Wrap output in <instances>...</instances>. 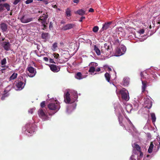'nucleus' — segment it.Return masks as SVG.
<instances>
[{"label":"nucleus","mask_w":160,"mask_h":160,"mask_svg":"<svg viewBox=\"0 0 160 160\" xmlns=\"http://www.w3.org/2000/svg\"><path fill=\"white\" fill-rule=\"evenodd\" d=\"M25 128L26 134L29 136H31L35 131L36 126L34 123H29L26 125Z\"/></svg>","instance_id":"1"},{"label":"nucleus","mask_w":160,"mask_h":160,"mask_svg":"<svg viewBox=\"0 0 160 160\" xmlns=\"http://www.w3.org/2000/svg\"><path fill=\"white\" fill-rule=\"evenodd\" d=\"M119 93L121 94L122 99L127 101L129 100V93L128 91L126 89L123 88L120 90Z\"/></svg>","instance_id":"2"},{"label":"nucleus","mask_w":160,"mask_h":160,"mask_svg":"<svg viewBox=\"0 0 160 160\" xmlns=\"http://www.w3.org/2000/svg\"><path fill=\"white\" fill-rule=\"evenodd\" d=\"M48 107L50 110L54 111L56 112L59 110L60 106L58 102H52L48 104Z\"/></svg>","instance_id":"3"},{"label":"nucleus","mask_w":160,"mask_h":160,"mask_svg":"<svg viewBox=\"0 0 160 160\" xmlns=\"http://www.w3.org/2000/svg\"><path fill=\"white\" fill-rule=\"evenodd\" d=\"M126 50V47L124 46L121 45L119 48H117L116 49V54H117L116 56H118L122 55Z\"/></svg>","instance_id":"4"},{"label":"nucleus","mask_w":160,"mask_h":160,"mask_svg":"<svg viewBox=\"0 0 160 160\" xmlns=\"http://www.w3.org/2000/svg\"><path fill=\"white\" fill-rule=\"evenodd\" d=\"M10 5L8 3H0V12H3L5 9L8 11H9L10 10Z\"/></svg>","instance_id":"5"},{"label":"nucleus","mask_w":160,"mask_h":160,"mask_svg":"<svg viewBox=\"0 0 160 160\" xmlns=\"http://www.w3.org/2000/svg\"><path fill=\"white\" fill-rule=\"evenodd\" d=\"M39 116L44 120L48 119V117L47 113L44 112L42 109L39 110L38 112Z\"/></svg>","instance_id":"6"},{"label":"nucleus","mask_w":160,"mask_h":160,"mask_svg":"<svg viewBox=\"0 0 160 160\" xmlns=\"http://www.w3.org/2000/svg\"><path fill=\"white\" fill-rule=\"evenodd\" d=\"M1 45L4 49L7 51L10 49L11 44L8 42H4L2 43Z\"/></svg>","instance_id":"7"},{"label":"nucleus","mask_w":160,"mask_h":160,"mask_svg":"<svg viewBox=\"0 0 160 160\" xmlns=\"http://www.w3.org/2000/svg\"><path fill=\"white\" fill-rule=\"evenodd\" d=\"M27 69L30 73L33 74V75H29V76L30 77H32L35 75L36 72L35 71V69L32 67H28L27 68Z\"/></svg>","instance_id":"8"},{"label":"nucleus","mask_w":160,"mask_h":160,"mask_svg":"<svg viewBox=\"0 0 160 160\" xmlns=\"http://www.w3.org/2000/svg\"><path fill=\"white\" fill-rule=\"evenodd\" d=\"M64 101L67 103H69L71 101L70 94L68 92H67L64 95Z\"/></svg>","instance_id":"9"},{"label":"nucleus","mask_w":160,"mask_h":160,"mask_svg":"<svg viewBox=\"0 0 160 160\" xmlns=\"http://www.w3.org/2000/svg\"><path fill=\"white\" fill-rule=\"evenodd\" d=\"M49 67L52 71L54 72H57L60 70V68L58 66L54 64H51Z\"/></svg>","instance_id":"10"},{"label":"nucleus","mask_w":160,"mask_h":160,"mask_svg":"<svg viewBox=\"0 0 160 160\" xmlns=\"http://www.w3.org/2000/svg\"><path fill=\"white\" fill-rule=\"evenodd\" d=\"M0 27L3 32L7 31L8 25L4 22H2L0 24Z\"/></svg>","instance_id":"11"},{"label":"nucleus","mask_w":160,"mask_h":160,"mask_svg":"<svg viewBox=\"0 0 160 160\" xmlns=\"http://www.w3.org/2000/svg\"><path fill=\"white\" fill-rule=\"evenodd\" d=\"M112 23L111 22H108L105 23L103 25V26L100 30L101 32L103 31L107 30L110 27V25Z\"/></svg>","instance_id":"12"},{"label":"nucleus","mask_w":160,"mask_h":160,"mask_svg":"<svg viewBox=\"0 0 160 160\" xmlns=\"http://www.w3.org/2000/svg\"><path fill=\"white\" fill-rule=\"evenodd\" d=\"M75 25L74 24L72 23L68 24L63 26L62 29L63 30L66 31L71 29Z\"/></svg>","instance_id":"13"},{"label":"nucleus","mask_w":160,"mask_h":160,"mask_svg":"<svg viewBox=\"0 0 160 160\" xmlns=\"http://www.w3.org/2000/svg\"><path fill=\"white\" fill-rule=\"evenodd\" d=\"M16 86L18 89L21 90L24 88V85L22 82L20 81L16 83Z\"/></svg>","instance_id":"14"},{"label":"nucleus","mask_w":160,"mask_h":160,"mask_svg":"<svg viewBox=\"0 0 160 160\" xmlns=\"http://www.w3.org/2000/svg\"><path fill=\"white\" fill-rule=\"evenodd\" d=\"M142 92H144L146 88L147 85V82L146 81H144L143 80H142Z\"/></svg>","instance_id":"15"},{"label":"nucleus","mask_w":160,"mask_h":160,"mask_svg":"<svg viewBox=\"0 0 160 160\" xmlns=\"http://www.w3.org/2000/svg\"><path fill=\"white\" fill-rule=\"evenodd\" d=\"M65 14L67 17H70L71 16V10L69 8H68L65 10Z\"/></svg>","instance_id":"16"},{"label":"nucleus","mask_w":160,"mask_h":160,"mask_svg":"<svg viewBox=\"0 0 160 160\" xmlns=\"http://www.w3.org/2000/svg\"><path fill=\"white\" fill-rule=\"evenodd\" d=\"M116 32L117 33H118V34H119L120 32L121 33H123L124 32V30L122 27H120L116 28Z\"/></svg>","instance_id":"17"},{"label":"nucleus","mask_w":160,"mask_h":160,"mask_svg":"<svg viewBox=\"0 0 160 160\" xmlns=\"http://www.w3.org/2000/svg\"><path fill=\"white\" fill-rule=\"evenodd\" d=\"M7 63L6 59V58H4L1 61V64L2 65V68H5L6 67L7 68H8V66H6L4 65H5Z\"/></svg>","instance_id":"18"},{"label":"nucleus","mask_w":160,"mask_h":160,"mask_svg":"<svg viewBox=\"0 0 160 160\" xmlns=\"http://www.w3.org/2000/svg\"><path fill=\"white\" fill-rule=\"evenodd\" d=\"M33 20L32 18H27V19L24 20L23 19H22V22L23 23H27L32 21Z\"/></svg>","instance_id":"19"},{"label":"nucleus","mask_w":160,"mask_h":160,"mask_svg":"<svg viewBox=\"0 0 160 160\" xmlns=\"http://www.w3.org/2000/svg\"><path fill=\"white\" fill-rule=\"evenodd\" d=\"M132 146L136 149L137 151L138 152H140L141 150V148L139 146L137 143H134L132 145Z\"/></svg>","instance_id":"20"},{"label":"nucleus","mask_w":160,"mask_h":160,"mask_svg":"<svg viewBox=\"0 0 160 160\" xmlns=\"http://www.w3.org/2000/svg\"><path fill=\"white\" fill-rule=\"evenodd\" d=\"M75 13L78 14L80 15H83L85 14V11L82 9H79L77 10Z\"/></svg>","instance_id":"21"},{"label":"nucleus","mask_w":160,"mask_h":160,"mask_svg":"<svg viewBox=\"0 0 160 160\" xmlns=\"http://www.w3.org/2000/svg\"><path fill=\"white\" fill-rule=\"evenodd\" d=\"M94 49L98 55L99 56L100 55V51L96 45L94 46Z\"/></svg>","instance_id":"22"},{"label":"nucleus","mask_w":160,"mask_h":160,"mask_svg":"<svg viewBox=\"0 0 160 160\" xmlns=\"http://www.w3.org/2000/svg\"><path fill=\"white\" fill-rule=\"evenodd\" d=\"M153 144L152 142H151L149 148L148 150V152L149 153H151L152 152V149L153 148Z\"/></svg>","instance_id":"23"},{"label":"nucleus","mask_w":160,"mask_h":160,"mask_svg":"<svg viewBox=\"0 0 160 160\" xmlns=\"http://www.w3.org/2000/svg\"><path fill=\"white\" fill-rule=\"evenodd\" d=\"M95 71V67L93 66H91L90 67L88 72H90L91 75H92Z\"/></svg>","instance_id":"24"},{"label":"nucleus","mask_w":160,"mask_h":160,"mask_svg":"<svg viewBox=\"0 0 160 160\" xmlns=\"http://www.w3.org/2000/svg\"><path fill=\"white\" fill-rule=\"evenodd\" d=\"M18 74L17 73H13L9 78L10 80H12L15 79L17 77Z\"/></svg>","instance_id":"25"},{"label":"nucleus","mask_w":160,"mask_h":160,"mask_svg":"<svg viewBox=\"0 0 160 160\" xmlns=\"http://www.w3.org/2000/svg\"><path fill=\"white\" fill-rule=\"evenodd\" d=\"M151 119L153 122H154L156 120V117L154 113H151Z\"/></svg>","instance_id":"26"},{"label":"nucleus","mask_w":160,"mask_h":160,"mask_svg":"<svg viewBox=\"0 0 160 160\" xmlns=\"http://www.w3.org/2000/svg\"><path fill=\"white\" fill-rule=\"evenodd\" d=\"M104 76L106 80L108 82H109L110 79V76L109 73H106L105 74Z\"/></svg>","instance_id":"27"},{"label":"nucleus","mask_w":160,"mask_h":160,"mask_svg":"<svg viewBox=\"0 0 160 160\" xmlns=\"http://www.w3.org/2000/svg\"><path fill=\"white\" fill-rule=\"evenodd\" d=\"M48 33L47 32H43L42 34L41 37L42 39H46L48 37Z\"/></svg>","instance_id":"28"},{"label":"nucleus","mask_w":160,"mask_h":160,"mask_svg":"<svg viewBox=\"0 0 160 160\" xmlns=\"http://www.w3.org/2000/svg\"><path fill=\"white\" fill-rule=\"evenodd\" d=\"M76 78L78 79H80L82 78V74L80 72H78L75 76Z\"/></svg>","instance_id":"29"},{"label":"nucleus","mask_w":160,"mask_h":160,"mask_svg":"<svg viewBox=\"0 0 160 160\" xmlns=\"http://www.w3.org/2000/svg\"><path fill=\"white\" fill-rule=\"evenodd\" d=\"M152 105V102L151 101L149 100L148 101V103L147 105L145 106L146 108H147L148 109H150Z\"/></svg>","instance_id":"30"},{"label":"nucleus","mask_w":160,"mask_h":160,"mask_svg":"<svg viewBox=\"0 0 160 160\" xmlns=\"http://www.w3.org/2000/svg\"><path fill=\"white\" fill-rule=\"evenodd\" d=\"M41 17L42 20H46L48 17V15L47 14H43Z\"/></svg>","instance_id":"31"},{"label":"nucleus","mask_w":160,"mask_h":160,"mask_svg":"<svg viewBox=\"0 0 160 160\" xmlns=\"http://www.w3.org/2000/svg\"><path fill=\"white\" fill-rule=\"evenodd\" d=\"M58 43L57 42L54 43L52 45V49L53 51H55L58 48Z\"/></svg>","instance_id":"32"},{"label":"nucleus","mask_w":160,"mask_h":160,"mask_svg":"<svg viewBox=\"0 0 160 160\" xmlns=\"http://www.w3.org/2000/svg\"><path fill=\"white\" fill-rule=\"evenodd\" d=\"M123 82V85L124 86H127L129 84L128 80L126 78H124Z\"/></svg>","instance_id":"33"},{"label":"nucleus","mask_w":160,"mask_h":160,"mask_svg":"<svg viewBox=\"0 0 160 160\" xmlns=\"http://www.w3.org/2000/svg\"><path fill=\"white\" fill-rule=\"evenodd\" d=\"M9 95L7 93H4L3 94L2 96V97L1 98V99L2 100H4L5 98L8 97V96Z\"/></svg>","instance_id":"34"},{"label":"nucleus","mask_w":160,"mask_h":160,"mask_svg":"<svg viewBox=\"0 0 160 160\" xmlns=\"http://www.w3.org/2000/svg\"><path fill=\"white\" fill-rule=\"evenodd\" d=\"M99 29V28L98 26H95L93 28L92 31L94 32H97Z\"/></svg>","instance_id":"35"},{"label":"nucleus","mask_w":160,"mask_h":160,"mask_svg":"<svg viewBox=\"0 0 160 160\" xmlns=\"http://www.w3.org/2000/svg\"><path fill=\"white\" fill-rule=\"evenodd\" d=\"M104 48L107 50H108L109 49V46L107 43L104 44Z\"/></svg>","instance_id":"36"},{"label":"nucleus","mask_w":160,"mask_h":160,"mask_svg":"<svg viewBox=\"0 0 160 160\" xmlns=\"http://www.w3.org/2000/svg\"><path fill=\"white\" fill-rule=\"evenodd\" d=\"M114 41L116 44H119L121 42V41L117 38H115Z\"/></svg>","instance_id":"37"},{"label":"nucleus","mask_w":160,"mask_h":160,"mask_svg":"<svg viewBox=\"0 0 160 160\" xmlns=\"http://www.w3.org/2000/svg\"><path fill=\"white\" fill-rule=\"evenodd\" d=\"M118 119H119V124L121 126H122V127H123L124 128H125V126L123 124V123H122V120H121L120 119V118H118Z\"/></svg>","instance_id":"38"},{"label":"nucleus","mask_w":160,"mask_h":160,"mask_svg":"<svg viewBox=\"0 0 160 160\" xmlns=\"http://www.w3.org/2000/svg\"><path fill=\"white\" fill-rule=\"evenodd\" d=\"M40 106L42 108H44L45 106V102L43 101L40 104Z\"/></svg>","instance_id":"39"},{"label":"nucleus","mask_w":160,"mask_h":160,"mask_svg":"<svg viewBox=\"0 0 160 160\" xmlns=\"http://www.w3.org/2000/svg\"><path fill=\"white\" fill-rule=\"evenodd\" d=\"M90 64L94 67H97L98 65V64L97 63L94 62H92Z\"/></svg>","instance_id":"40"},{"label":"nucleus","mask_w":160,"mask_h":160,"mask_svg":"<svg viewBox=\"0 0 160 160\" xmlns=\"http://www.w3.org/2000/svg\"><path fill=\"white\" fill-rule=\"evenodd\" d=\"M53 56H54V57L56 59L58 58L59 56V54L58 53H54L53 54Z\"/></svg>","instance_id":"41"},{"label":"nucleus","mask_w":160,"mask_h":160,"mask_svg":"<svg viewBox=\"0 0 160 160\" xmlns=\"http://www.w3.org/2000/svg\"><path fill=\"white\" fill-rule=\"evenodd\" d=\"M33 1V0H27L25 2V3L26 4H28L32 2Z\"/></svg>","instance_id":"42"},{"label":"nucleus","mask_w":160,"mask_h":160,"mask_svg":"<svg viewBox=\"0 0 160 160\" xmlns=\"http://www.w3.org/2000/svg\"><path fill=\"white\" fill-rule=\"evenodd\" d=\"M126 119L127 120L128 122H129V124H131L132 126L133 127H134V125L132 123L130 120L128 118L126 117Z\"/></svg>","instance_id":"43"},{"label":"nucleus","mask_w":160,"mask_h":160,"mask_svg":"<svg viewBox=\"0 0 160 160\" xmlns=\"http://www.w3.org/2000/svg\"><path fill=\"white\" fill-rule=\"evenodd\" d=\"M21 0H15L13 2L14 5L17 4Z\"/></svg>","instance_id":"44"},{"label":"nucleus","mask_w":160,"mask_h":160,"mask_svg":"<svg viewBox=\"0 0 160 160\" xmlns=\"http://www.w3.org/2000/svg\"><path fill=\"white\" fill-rule=\"evenodd\" d=\"M140 76L141 77V80L142 81L143 80L142 79H143L144 78V76L143 73L142 72H141L140 73Z\"/></svg>","instance_id":"45"},{"label":"nucleus","mask_w":160,"mask_h":160,"mask_svg":"<svg viewBox=\"0 0 160 160\" xmlns=\"http://www.w3.org/2000/svg\"><path fill=\"white\" fill-rule=\"evenodd\" d=\"M41 22L42 24V26L45 25L46 23L47 24V23H46V20H42Z\"/></svg>","instance_id":"46"},{"label":"nucleus","mask_w":160,"mask_h":160,"mask_svg":"<svg viewBox=\"0 0 160 160\" xmlns=\"http://www.w3.org/2000/svg\"><path fill=\"white\" fill-rule=\"evenodd\" d=\"M22 18L23 19H24V20H26V19H27V18H26L25 17V15H23L22 16V17L21 18H20V20H21V22H22Z\"/></svg>","instance_id":"47"},{"label":"nucleus","mask_w":160,"mask_h":160,"mask_svg":"<svg viewBox=\"0 0 160 160\" xmlns=\"http://www.w3.org/2000/svg\"><path fill=\"white\" fill-rule=\"evenodd\" d=\"M49 27L50 29H51V28H52L53 27L52 23V22H50L49 23Z\"/></svg>","instance_id":"48"},{"label":"nucleus","mask_w":160,"mask_h":160,"mask_svg":"<svg viewBox=\"0 0 160 160\" xmlns=\"http://www.w3.org/2000/svg\"><path fill=\"white\" fill-rule=\"evenodd\" d=\"M49 62L50 63H55V62L53 61V59L52 58H50L49 59Z\"/></svg>","instance_id":"49"},{"label":"nucleus","mask_w":160,"mask_h":160,"mask_svg":"<svg viewBox=\"0 0 160 160\" xmlns=\"http://www.w3.org/2000/svg\"><path fill=\"white\" fill-rule=\"evenodd\" d=\"M43 60L46 62H47L48 60V59L47 57H44L43 58Z\"/></svg>","instance_id":"50"},{"label":"nucleus","mask_w":160,"mask_h":160,"mask_svg":"<svg viewBox=\"0 0 160 160\" xmlns=\"http://www.w3.org/2000/svg\"><path fill=\"white\" fill-rule=\"evenodd\" d=\"M94 11V9L92 8H90L89 10V12H93Z\"/></svg>","instance_id":"51"},{"label":"nucleus","mask_w":160,"mask_h":160,"mask_svg":"<svg viewBox=\"0 0 160 160\" xmlns=\"http://www.w3.org/2000/svg\"><path fill=\"white\" fill-rule=\"evenodd\" d=\"M85 18V17H82L81 18L80 20H79V21L80 22H82V20Z\"/></svg>","instance_id":"52"},{"label":"nucleus","mask_w":160,"mask_h":160,"mask_svg":"<svg viewBox=\"0 0 160 160\" xmlns=\"http://www.w3.org/2000/svg\"><path fill=\"white\" fill-rule=\"evenodd\" d=\"M101 70L100 68H98L96 69H95V71L97 72H99Z\"/></svg>","instance_id":"53"},{"label":"nucleus","mask_w":160,"mask_h":160,"mask_svg":"<svg viewBox=\"0 0 160 160\" xmlns=\"http://www.w3.org/2000/svg\"><path fill=\"white\" fill-rule=\"evenodd\" d=\"M73 2L74 3H78L79 2V0H73Z\"/></svg>","instance_id":"54"},{"label":"nucleus","mask_w":160,"mask_h":160,"mask_svg":"<svg viewBox=\"0 0 160 160\" xmlns=\"http://www.w3.org/2000/svg\"><path fill=\"white\" fill-rule=\"evenodd\" d=\"M140 152V155L139 157H142L143 155V154L141 152V151Z\"/></svg>","instance_id":"55"},{"label":"nucleus","mask_w":160,"mask_h":160,"mask_svg":"<svg viewBox=\"0 0 160 160\" xmlns=\"http://www.w3.org/2000/svg\"><path fill=\"white\" fill-rule=\"evenodd\" d=\"M43 26V30H44L45 29H46L47 28V26L46 25H42Z\"/></svg>","instance_id":"56"},{"label":"nucleus","mask_w":160,"mask_h":160,"mask_svg":"<svg viewBox=\"0 0 160 160\" xmlns=\"http://www.w3.org/2000/svg\"><path fill=\"white\" fill-rule=\"evenodd\" d=\"M144 30L143 29H141L140 30V32L142 34H143L144 33Z\"/></svg>","instance_id":"57"},{"label":"nucleus","mask_w":160,"mask_h":160,"mask_svg":"<svg viewBox=\"0 0 160 160\" xmlns=\"http://www.w3.org/2000/svg\"><path fill=\"white\" fill-rule=\"evenodd\" d=\"M7 0H0V2H5Z\"/></svg>","instance_id":"58"},{"label":"nucleus","mask_w":160,"mask_h":160,"mask_svg":"<svg viewBox=\"0 0 160 160\" xmlns=\"http://www.w3.org/2000/svg\"><path fill=\"white\" fill-rule=\"evenodd\" d=\"M43 2H45L46 4H47L48 3V1H43Z\"/></svg>","instance_id":"59"},{"label":"nucleus","mask_w":160,"mask_h":160,"mask_svg":"<svg viewBox=\"0 0 160 160\" xmlns=\"http://www.w3.org/2000/svg\"><path fill=\"white\" fill-rule=\"evenodd\" d=\"M38 21H40V20H41V21H42V18H41V17L40 16V17L38 18Z\"/></svg>","instance_id":"60"},{"label":"nucleus","mask_w":160,"mask_h":160,"mask_svg":"<svg viewBox=\"0 0 160 160\" xmlns=\"http://www.w3.org/2000/svg\"><path fill=\"white\" fill-rule=\"evenodd\" d=\"M108 70L109 71H111L112 70V69H111V68L110 67H108Z\"/></svg>","instance_id":"61"},{"label":"nucleus","mask_w":160,"mask_h":160,"mask_svg":"<svg viewBox=\"0 0 160 160\" xmlns=\"http://www.w3.org/2000/svg\"><path fill=\"white\" fill-rule=\"evenodd\" d=\"M5 68H2L1 70V71L2 72L3 71L5 70Z\"/></svg>","instance_id":"62"},{"label":"nucleus","mask_w":160,"mask_h":160,"mask_svg":"<svg viewBox=\"0 0 160 160\" xmlns=\"http://www.w3.org/2000/svg\"><path fill=\"white\" fill-rule=\"evenodd\" d=\"M152 27H151V25H150L149 26V29H152Z\"/></svg>","instance_id":"63"},{"label":"nucleus","mask_w":160,"mask_h":160,"mask_svg":"<svg viewBox=\"0 0 160 160\" xmlns=\"http://www.w3.org/2000/svg\"><path fill=\"white\" fill-rule=\"evenodd\" d=\"M5 40V38H2V41H4Z\"/></svg>","instance_id":"64"}]
</instances>
